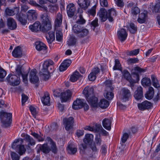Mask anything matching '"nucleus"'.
Instances as JSON below:
<instances>
[{
  "mask_svg": "<svg viewBox=\"0 0 160 160\" xmlns=\"http://www.w3.org/2000/svg\"><path fill=\"white\" fill-rule=\"evenodd\" d=\"M72 95L71 92L69 90L61 93V99L62 102H65L69 101Z\"/></svg>",
  "mask_w": 160,
  "mask_h": 160,
  "instance_id": "11",
  "label": "nucleus"
},
{
  "mask_svg": "<svg viewBox=\"0 0 160 160\" xmlns=\"http://www.w3.org/2000/svg\"><path fill=\"white\" fill-rule=\"evenodd\" d=\"M77 42V38L74 36H71L69 39L68 42V45L70 46L75 45Z\"/></svg>",
  "mask_w": 160,
  "mask_h": 160,
  "instance_id": "47",
  "label": "nucleus"
},
{
  "mask_svg": "<svg viewBox=\"0 0 160 160\" xmlns=\"http://www.w3.org/2000/svg\"><path fill=\"white\" fill-rule=\"evenodd\" d=\"M50 99L49 93L48 92H45L41 98L42 103L44 105H50Z\"/></svg>",
  "mask_w": 160,
  "mask_h": 160,
  "instance_id": "34",
  "label": "nucleus"
},
{
  "mask_svg": "<svg viewBox=\"0 0 160 160\" xmlns=\"http://www.w3.org/2000/svg\"><path fill=\"white\" fill-rule=\"evenodd\" d=\"M40 148V150L45 153H48L50 151V148L47 144H44L42 145Z\"/></svg>",
  "mask_w": 160,
  "mask_h": 160,
  "instance_id": "50",
  "label": "nucleus"
},
{
  "mask_svg": "<svg viewBox=\"0 0 160 160\" xmlns=\"http://www.w3.org/2000/svg\"><path fill=\"white\" fill-rule=\"evenodd\" d=\"M140 10L137 7H132L131 9V13L133 15H136L140 13Z\"/></svg>",
  "mask_w": 160,
  "mask_h": 160,
  "instance_id": "53",
  "label": "nucleus"
},
{
  "mask_svg": "<svg viewBox=\"0 0 160 160\" xmlns=\"http://www.w3.org/2000/svg\"><path fill=\"white\" fill-rule=\"evenodd\" d=\"M54 62L50 59L44 61L43 64V68L39 72L40 75L45 80H48L49 77V73H50V71L54 70Z\"/></svg>",
  "mask_w": 160,
  "mask_h": 160,
  "instance_id": "1",
  "label": "nucleus"
},
{
  "mask_svg": "<svg viewBox=\"0 0 160 160\" xmlns=\"http://www.w3.org/2000/svg\"><path fill=\"white\" fill-rule=\"evenodd\" d=\"M109 104V102L108 101L103 99L101 100L98 105L102 108H106L108 106Z\"/></svg>",
  "mask_w": 160,
  "mask_h": 160,
  "instance_id": "42",
  "label": "nucleus"
},
{
  "mask_svg": "<svg viewBox=\"0 0 160 160\" xmlns=\"http://www.w3.org/2000/svg\"><path fill=\"white\" fill-rule=\"evenodd\" d=\"M111 120L108 118L104 119L102 122V124L103 127L106 129L110 130L111 129Z\"/></svg>",
  "mask_w": 160,
  "mask_h": 160,
  "instance_id": "32",
  "label": "nucleus"
},
{
  "mask_svg": "<svg viewBox=\"0 0 160 160\" xmlns=\"http://www.w3.org/2000/svg\"><path fill=\"white\" fill-rule=\"evenodd\" d=\"M117 15L116 10L112 8L109 10L107 12V17L109 21L112 22L113 21L114 18Z\"/></svg>",
  "mask_w": 160,
  "mask_h": 160,
  "instance_id": "19",
  "label": "nucleus"
},
{
  "mask_svg": "<svg viewBox=\"0 0 160 160\" xmlns=\"http://www.w3.org/2000/svg\"><path fill=\"white\" fill-rule=\"evenodd\" d=\"M129 137V135L127 133H124L121 138V140L123 143H124L127 141Z\"/></svg>",
  "mask_w": 160,
  "mask_h": 160,
  "instance_id": "64",
  "label": "nucleus"
},
{
  "mask_svg": "<svg viewBox=\"0 0 160 160\" xmlns=\"http://www.w3.org/2000/svg\"><path fill=\"white\" fill-rule=\"evenodd\" d=\"M89 33V31L88 29L82 28L80 32L77 35V36L79 38H82L87 36Z\"/></svg>",
  "mask_w": 160,
  "mask_h": 160,
  "instance_id": "38",
  "label": "nucleus"
},
{
  "mask_svg": "<svg viewBox=\"0 0 160 160\" xmlns=\"http://www.w3.org/2000/svg\"><path fill=\"white\" fill-rule=\"evenodd\" d=\"M7 25L8 28L11 30L15 29L17 27V24L15 20L12 18L7 19Z\"/></svg>",
  "mask_w": 160,
  "mask_h": 160,
  "instance_id": "14",
  "label": "nucleus"
},
{
  "mask_svg": "<svg viewBox=\"0 0 160 160\" xmlns=\"http://www.w3.org/2000/svg\"><path fill=\"white\" fill-rule=\"evenodd\" d=\"M102 128V127L101 125L96 124L93 127V131L96 132H100Z\"/></svg>",
  "mask_w": 160,
  "mask_h": 160,
  "instance_id": "56",
  "label": "nucleus"
},
{
  "mask_svg": "<svg viewBox=\"0 0 160 160\" xmlns=\"http://www.w3.org/2000/svg\"><path fill=\"white\" fill-rule=\"evenodd\" d=\"M121 65L118 59H116L115 60V64L113 69L114 70H119L121 68Z\"/></svg>",
  "mask_w": 160,
  "mask_h": 160,
  "instance_id": "61",
  "label": "nucleus"
},
{
  "mask_svg": "<svg viewBox=\"0 0 160 160\" xmlns=\"http://www.w3.org/2000/svg\"><path fill=\"white\" fill-rule=\"evenodd\" d=\"M23 139L20 138L15 140L12 145V147L13 149H16L17 152L20 155H22L25 153L26 149L24 148V145H22L23 143Z\"/></svg>",
  "mask_w": 160,
  "mask_h": 160,
  "instance_id": "3",
  "label": "nucleus"
},
{
  "mask_svg": "<svg viewBox=\"0 0 160 160\" xmlns=\"http://www.w3.org/2000/svg\"><path fill=\"white\" fill-rule=\"evenodd\" d=\"M36 48L38 51H44L47 49V47L43 42L40 41L35 42Z\"/></svg>",
  "mask_w": 160,
  "mask_h": 160,
  "instance_id": "30",
  "label": "nucleus"
},
{
  "mask_svg": "<svg viewBox=\"0 0 160 160\" xmlns=\"http://www.w3.org/2000/svg\"><path fill=\"white\" fill-rule=\"evenodd\" d=\"M154 93L153 88L152 87H149L148 91L145 94V97L147 99L150 100L153 97Z\"/></svg>",
  "mask_w": 160,
  "mask_h": 160,
  "instance_id": "37",
  "label": "nucleus"
},
{
  "mask_svg": "<svg viewBox=\"0 0 160 160\" xmlns=\"http://www.w3.org/2000/svg\"><path fill=\"white\" fill-rule=\"evenodd\" d=\"M76 8L75 6L73 3H70L67 7V12L68 16L72 18L73 16L76 12Z\"/></svg>",
  "mask_w": 160,
  "mask_h": 160,
  "instance_id": "8",
  "label": "nucleus"
},
{
  "mask_svg": "<svg viewBox=\"0 0 160 160\" xmlns=\"http://www.w3.org/2000/svg\"><path fill=\"white\" fill-rule=\"evenodd\" d=\"M89 104L92 107L97 108L98 106V99L95 96L86 99Z\"/></svg>",
  "mask_w": 160,
  "mask_h": 160,
  "instance_id": "21",
  "label": "nucleus"
},
{
  "mask_svg": "<svg viewBox=\"0 0 160 160\" xmlns=\"http://www.w3.org/2000/svg\"><path fill=\"white\" fill-rule=\"evenodd\" d=\"M93 139V136L92 134H87L83 139V142L86 144L92 142Z\"/></svg>",
  "mask_w": 160,
  "mask_h": 160,
  "instance_id": "44",
  "label": "nucleus"
},
{
  "mask_svg": "<svg viewBox=\"0 0 160 160\" xmlns=\"http://www.w3.org/2000/svg\"><path fill=\"white\" fill-rule=\"evenodd\" d=\"M31 134L35 138L37 139L38 141L39 142L43 141L44 140V138H43L42 137V136L40 135L37 133H35V132H32Z\"/></svg>",
  "mask_w": 160,
  "mask_h": 160,
  "instance_id": "55",
  "label": "nucleus"
},
{
  "mask_svg": "<svg viewBox=\"0 0 160 160\" xmlns=\"http://www.w3.org/2000/svg\"><path fill=\"white\" fill-rule=\"evenodd\" d=\"M58 9V7L57 5H51L49 6V11L52 13L56 12Z\"/></svg>",
  "mask_w": 160,
  "mask_h": 160,
  "instance_id": "62",
  "label": "nucleus"
},
{
  "mask_svg": "<svg viewBox=\"0 0 160 160\" xmlns=\"http://www.w3.org/2000/svg\"><path fill=\"white\" fill-rule=\"evenodd\" d=\"M12 55L15 58L21 57L22 55L21 48L19 46L16 47L12 52Z\"/></svg>",
  "mask_w": 160,
  "mask_h": 160,
  "instance_id": "33",
  "label": "nucleus"
},
{
  "mask_svg": "<svg viewBox=\"0 0 160 160\" xmlns=\"http://www.w3.org/2000/svg\"><path fill=\"white\" fill-rule=\"evenodd\" d=\"M138 61V58H130L128 59L127 60V63L128 64H132L137 62Z\"/></svg>",
  "mask_w": 160,
  "mask_h": 160,
  "instance_id": "58",
  "label": "nucleus"
},
{
  "mask_svg": "<svg viewBox=\"0 0 160 160\" xmlns=\"http://www.w3.org/2000/svg\"><path fill=\"white\" fill-rule=\"evenodd\" d=\"M16 73L19 77L23 73V69L21 65H18L15 68Z\"/></svg>",
  "mask_w": 160,
  "mask_h": 160,
  "instance_id": "51",
  "label": "nucleus"
},
{
  "mask_svg": "<svg viewBox=\"0 0 160 160\" xmlns=\"http://www.w3.org/2000/svg\"><path fill=\"white\" fill-rule=\"evenodd\" d=\"M17 19L23 25H25L27 23V21L25 19L26 15L22 12L18 13L16 16Z\"/></svg>",
  "mask_w": 160,
  "mask_h": 160,
  "instance_id": "28",
  "label": "nucleus"
},
{
  "mask_svg": "<svg viewBox=\"0 0 160 160\" xmlns=\"http://www.w3.org/2000/svg\"><path fill=\"white\" fill-rule=\"evenodd\" d=\"M141 83L143 86H148L151 85V82L150 79L148 78H142Z\"/></svg>",
  "mask_w": 160,
  "mask_h": 160,
  "instance_id": "48",
  "label": "nucleus"
},
{
  "mask_svg": "<svg viewBox=\"0 0 160 160\" xmlns=\"http://www.w3.org/2000/svg\"><path fill=\"white\" fill-rule=\"evenodd\" d=\"M134 97L138 100L142 99L143 98L142 88L141 86L138 87L137 90L135 92Z\"/></svg>",
  "mask_w": 160,
  "mask_h": 160,
  "instance_id": "24",
  "label": "nucleus"
},
{
  "mask_svg": "<svg viewBox=\"0 0 160 160\" xmlns=\"http://www.w3.org/2000/svg\"><path fill=\"white\" fill-rule=\"evenodd\" d=\"M27 15L28 20L30 21L33 22L37 19L38 13L35 10H30L27 12Z\"/></svg>",
  "mask_w": 160,
  "mask_h": 160,
  "instance_id": "10",
  "label": "nucleus"
},
{
  "mask_svg": "<svg viewBox=\"0 0 160 160\" xmlns=\"http://www.w3.org/2000/svg\"><path fill=\"white\" fill-rule=\"evenodd\" d=\"M11 156L12 160H19V156L15 152H11Z\"/></svg>",
  "mask_w": 160,
  "mask_h": 160,
  "instance_id": "59",
  "label": "nucleus"
},
{
  "mask_svg": "<svg viewBox=\"0 0 160 160\" xmlns=\"http://www.w3.org/2000/svg\"><path fill=\"white\" fill-rule=\"evenodd\" d=\"M12 114L3 111L0 112V118L3 127L9 126L12 121Z\"/></svg>",
  "mask_w": 160,
  "mask_h": 160,
  "instance_id": "4",
  "label": "nucleus"
},
{
  "mask_svg": "<svg viewBox=\"0 0 160 160\" xmlns=\"http://www.w3.org/2000/svg\"><path fill=\"white\" fill-rule=\"evenodd\" d=\"M82 76L77 71H75L70 77V80L72 82L76 81Z\"/></svg>",
  "mask_w": 160,
  "mask_h": 160,
  "instance_id": "36",
  "label": "nucleus"
},
{
  "mask_svg": "<svg viewBox=\"0 0 160 160\" xmlns=\"http://www.w3.org/2000/svg\"><path fill=\"white\" fill-rule=\"evenodd\" d=\"M147 17V13L146 11H144V12L139 14L138 18L137 20L138 22L140 23H144L146 21Z\"/></svg>",
  "mask_w": 160,
  "mask_h": 160,
  "instance_id": "35",
  "label": "nucleus"
},
{
  "mask_svg": "<svg viewBox=\"0 0 160 160\" xmlns=\"http://www.w3.org/2000/svg\"><path fill=\"white\" fill-rule=\"evenodd\" d=\"M89 0H78V3L81 9L86 10L90 4Z\"/></svg>",
  "mask_w": 160,
  "mask_h": 160,
  "instance_id": "15",
  "label": "nucleus"
},
{
  "mask_svg": "<svg viewBox=\"0 0 160 160\" xmlns=\"http://www.w3.org/2000/svg\"><path fill=\"white\" fill-rule=\"evenodd\" d=\"M47 140L48 142H50V150H51L53 153H56L58 151V148L55 142L49 137H47Z\"/></svg>",
  "mask_w": 160,
  "mask_h": 160,
  "instance_id": "23",
  "label": "nucleus"
},
{
  "mask_svg": "<svg viewBox=\"0 0 160 160\" xmlns=\"http://www.w3.org/2000/svg\"><path fill=\"white\" fill-rule=\"evenodd\" d=\"M41 25L39 21L36 22L33 24L29 26V28L32 32H37L41 31Z\"/></svg>",
  "mask_w": 160,
  "mask_h": 160,
  "instance_id": "26",
  "label": "nucleus"
},
{
  "mask_svg": "<svg viewBox=\"0 0 160 160\" xmlns=\"http://www.w3.org/2000/svg\"><path fill=\"white\" fill-rule=\"evenodd\" d=\"M152 105V103L150 102L145 101L141 103L138 104V107L140 110H144L150 108Z\"/></svg>",
  "mask_w": 160,
  "mask_h": 160,
  "instance_id": "20",
  "label": "nucleus"
},
{
  "mask_svg": "<svg viewBox=\"0 0 160 160\" xmlns=\"http://www.w3.org/2000/svg\"><path fill=\"white\" fill-rule=\"evenodd\" d=\"M96 6L94 5L91 9L87 11V13L89 16H94L96 13Z\"/></svg>",
  "mask_w": 160,
  "mask_h": 160,
  "instance_id": "52",
  "label": "nucleus"
},
{
  "mask_svg": "<svg viewBox=\"0 0 160 160\" xmlns=\"http://www.w3.org/2000/svg\"><path fill=\"white\" fill-rule=\"evenodd\" d=\"M40 17L42 24L48 23L49 25L50 23H51V19L47 13L41 15Z\"/></svg>",
  "mask_w": 160,
  "mask_h": 160,
  "instance_id": "31",
  "label": "nucleus"
},
{
  "mask_svg": "<svg viewBox=\"0 0 160 160\" xmlns=\"http://www.w3.org/2000/svg\"><path fill=\"white\" fill-rule=\"evenodd\" d=\"M83 100L80 99H77L75 101L72 105V108L75 110L81 109L83 107Z\"/></svg>",
  "mask_w": 160,
  "mask_h": 160,
  "instance_id": "18",
  "label": "nucleus"
},
{
  "mask_svg": "<svg viewBox=\"0 0 160 160\" xmlns=\"http://www.w3.org/2000/svg\"><path fill=\"white\" fill-rule=\"evenodd\" d=\"M48 24V23L42 24L43 26L41 27V31L45 32L50 30L52 27L51 23H50L49 25Z\"/></svg>",
  "mask_w": 160,
  "mask_h": 160,
  "instance_id": "46",
  "label": "nucleus"
},
{
  "mask_svg": "<svg viewBox=\"0 0 160 160\" xmlns=\"http://www.w3.org/2000/svg\"><path fill=\"white\" fill-rule=\"evenodd\" d=\"M106 86V90L108 91H112L114 88L112 86V81L107 80L104 83Z\"/></svg>",
  "mask_w": 160,
  "mask_h": 160,
  "instance_id": "39",
  "label": "nucleus"
},
{
  "mask_svg": "<svg viewBox=\"0 0 160 160\" xmlns=\"http://www.w3.org/2000/svg\"><path fill=\"white\" fill-rule=\"evenodd\" d=\"M130 28L129 29L130 32L132 33H134L137 30V27L133 23H131L130 24Z\"/></svg>",
  "mask_w": 160,
  "mask_h": 160,
  "instance_id": "60",
  "label": "nucleus"
},
{
  "mask_svg": "<svg viewBox=\"0 0 160 160\" xmlns=\"http://www.w3.org/2000/svg\"><path fill=\"white\" fill-rule=\"evenodd\" d=\"M19 12V9L17 7L12 9L7 8L5 10L6 14L8 16H13L15 14H16L17 15Z\"/></svg>",
  "mask_w": 160,
  "mask_h": 160,
  "instance_id": "27",
  "label": "nucleus"
},
{
  "mask_svg": "<svg viewBox=\"0 0 160 160\" xmlns=\"http://www.w3.org/2000/svg\"><path fill=\"white\" fill-rule=\"evenodd\" d=\"M71 63V61L69 59L64 60L61 64L59 67V70L60 71H63L66 70L67 68Z\"/></svg>",
  "mask_w": 160,
  "mask_h": 160,
  "instance_id": "22",
  "label": "nucleus"
},
{
  "mask_svg": "<svg viewBox=\"0 0 160 160\" xmlns=\"http://www.w3.org/2000/svg\"><path fill=\"white\" fill-rule=\"evenodd\" d=\"M7 80L10 85L14 86L18 85L20 82L19 77L14 75H9L7 77Z\"/></svg>",
  "mask_w": 160,
  "mask_h": 160,
  "instance_id": "5",
  "label": "nucleus"
},
{
  "mask_svg": "<svg viewBox=\"0 0 160 160\" xmlns=\"http://www.w3.org/2000/svg\"><path fill=\"white\" fill-rule=\"evenodd\" d=\"M86 22L85 20L83 18L82 15L79 16V18L76 21V23L79 24L83 25Z\"/></svg>",
  "mask_w": 160,
  "mask_h": 160,
  "instance_id": "57",
  "label": "nucleus"
},
{
  "mask_svg": "<svg viewBox=\"0 0 160 160\" xmlns=\"http://www.w3.org/2000/svg\"><path fill=\"white\" fill-rule=\"evenodd\" d=\"M122 75L124 78L130 83L131 85L132 86L133 85L134 83L137 82L136 80L132 79L131 75L127 70H124L123 71L122 73Z\"/></svg>",
  "mask_w": 160,
  "mask_h": 160,
  "instance_id": "16",
  "label": "nucleus"
},
{
  "mask_svg": "<svg viewBox=\"0 0 160 160\" xmlns=\"http://www.w3.org/2000/svg\"><path fill=\"white\" fill-rule=\"evenodd\" d=\"M63 121L66 130H69L72 127V124L74 122V119L72 117L65 118Z\"/></svg>",
  "mask_w": 160,
  "mask_h": 160,
  "instance_id": "7",
  "label": "nucleus"
},
{
  "mask_svg": "<svg viewBox=\"0 0 160 160\" xmlns=\"http://www.w3.org/2000/svg\"><path fill=\"white\" fill-rule=\"evenodd\" d=\"M112 91L105 90L104 97L108 100H111L113 98L114 94L112 92Z\"/></svg>",
  "mask_w": 160,
  "mask_h": 160,
  "instance_id": "49",
  "label": "nucleus"
},
{
  "mask_svg": "<svg viewBox=\"0 0 160 160\" xmlns=\"http://www.w3.org/2000/svg\"><path fill=\"white\" fill-rule=\"evenodd\" d=\"M37 70L34 69L31 71L29 75V80L30 82L33 83H36L39 81L38 77L36 75Z\"/></svg>",
  "mask_w": 160,
  "mask_h": 160,
  "instance_id": "9",
  "label": "nucleus"
},
{
  "mask_svg": "<svg viewBox=\"0 0 160 160\" xmlns=\"http://www.w3.org/2000/svg\"><path fill=\"white\" fill-rule=\"evenodd\" d=\"M118 35L119 39L121 42H123L126 39L128 34L124 29L122 28L118 32Z\"/></svg>",
  "mask_w": 160,
  "mask_h": 160,
  "instance_id": "17",
  "label": "nucleus"
},
{
  "mask_svg": "<svg viewBox=\"0 0 160 160\" xmlns=\"http://www.w3.org/2000/svg\"><path fill=\"white\" fill-rule=\"evenodd\" d=\"M87 147V145L86 144H81L79 145V149L80 152L82 153H84Z\"/></svg>",
  "mask_w": 160,
  "mask_h": 160,
  "instance_id": "63",
  "label": "nucleus"
},
{
  "mask_svg": "<svg viewBox=\"0 0 160 160\" xmlns=\"http://www.w3.org/2000/svg\"><path fill=\"white\" fill-rule=\"evenodd\" d=\"M46 38L49 43H51L55 40V35L54 31H50L46 34Z\"/></svg>",
  "mask_w": 160,
  "mask_h": 160,
  "instance_id": "29",
  "label": "nucleus"
},
{
  "mask_svg": "<svg viewBox=\"0 0 160 160\" xmlns=\"http://www.w3.org/2000/svg\"><path fill=\"white\" fill-rule=\"evenodd\" d=\"M83 93L84 94L86 99L94 96V89L92 87H85L83 91Z\"/></svg>",
  "mask_w": 160,
  "mask_h": 160,
  "instance_id": "12",
  "label": "nucleus"
},
{
  "mask_svg": "<svg viewBox=\"0 0 160 160\" xmlns=\"http://www.w3.org/2000/svg\"><path fill=\"white\" fill-rule=\"evenodd\" d=\"M107 12L105 9L104 8H102L100 9L99 12L98 13L102 22H105L108 18Z\"/></svg>",
  "mask_w": 160,
  "mask_h": 160,
  "instance_id": "25",
  "label": "nucleus"
},
{
  "mask_svg": "<svg viewBox=\"0 0 160 160\" xmlns=\"http://www.w3.org/2000/svg\"><path fill=\"white\" fill-rule=\"evenodd\" d=\"M82 28L80 25L75 24L72 28V32L77 36Z\"/></svg>",
  "mask_w": 160,
  "mask_h": 160,
  "instance_id": "45",
  "label": "nucleus"
},
{
  "mask_svg": "<svg viewBox=\"0 0 160 160\" xmlns=\"http://www.w3.org/2000/svg\"><path fill=\"white\" fill-rule=\"evenodd\" d=\"M62 15L60 12L58 13L54 21L55 29L56 30V38L57 41H61L63 37L62 30L58 29L60 27L62 22Z\"/></svg>",
  "mask_w": 160,
  "mask_h": 160,
  "instance_id": "2",
  "label": "nucleus"
},
{
  "mask_svg": "<svg viewBox=\"0 0 160 160\" xmlns=\"http://www.w3.org/2000/svg\"><path fill=\"white\" fill-rule=\"evenodd\" d=\"M68 153L71 154H74L77 152V148L72 143L69 144L68 147Z\"/></svg>",
  "mask_w": 160,
  "mask_h": 160,
  "instance_id": "43",
  "label": "nucleus"
},
{
  "mask_svg": "<svg viewBox=\"0 0 160 160\" xmlns=\"http://www.w3.org/2000/svg\"><path fill=\"white\" fill-rule=\"evenodd\" d=\"M151 78L152 81V85L158 89H160V87L157 78L154 75H152Z\"/></svg>",
  "mask_w": 160,
  "mask_h": 160,
  "instance_id": "40",
  "label": "nucleus"
},
{
  "mask_svg": "<svg viewBox=\"0 0 160 160\" xmlns=\"http://www.w3.org/2000/svg\"><path fill=\"white\" fill-rule=\"evenodd\" d=\"M25 139L26 142L28 143V146L29 145L31 146L34 145L36 143L35 141L33 138L28 134L26 135Z\"/></svg>",
  "mask_w": 160,
  "mask_h": 160,
  "instance_id": "41",
  "label": "nucleus"
},
{
  "mask_svg": "<svg viewBox=\"0 0 160 160\" xmlns=\"http://www.w3.org/2000/svg\"><path fill=\"white\" fill-rule=\"evenodd\" d=\"M134 70L135 72L132 73V75H134V77L136 78V80L137 82L139 80V76L138 74H141L145 72L146 69L141 68L138 67H136L134 68Z\"/></svg>",
  "mask_w": 160,
  "mask_h": 160,
  "instance_id": "13",
  "label": "nucleus"
},
{
  "mask_svg": "<svg viewBox=\"0 0 160 160\" xmlns=\"http://www.w3.org/2000/svg\"><path fill=\"white\" fill-rule=\"evenodd\" d=\"M131 96V92L128 89L123 88L121 91L120 99L123 102H125L128 100Z\"/></svg>",
  "mask_w": 160,
  "mask_h": 160,
  "instance_id": "6",
  "label": "nucleus"
},
{
  "mask_svg": "<svg viewBox=\"0 0 160 160\" xmlns=\"http://www.w3.org/2000/svg\"><path fill=\"white\" fill-rule=\"evenodd\" d=\"M139 52V49H137L133 50L128 51L127 52V54L130 56H133L137 55Z\"/></svg>",
  "mask_w": 160,
  "mask_h": 160,
  "instance_id": "54",
  "label": "nucleus"
}]
</instances>
